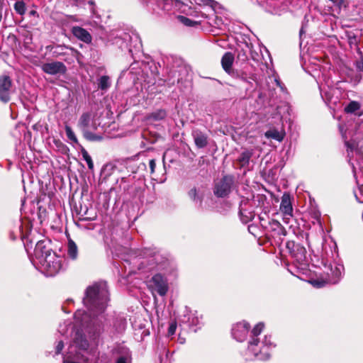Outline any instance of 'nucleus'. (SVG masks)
<instances>
[{
	"instance_id": "a18cd8bd",
	"label": "nucleus",
	"mask_w": 363,
	"mask_h": 363,
	"mask_svg": "<svg viewBox=\"0 0 363 363\" xmlns=\"http://www.w3.org/2000/svg\"><path fill=\"white\" fill-rule=\"evenodd\" d=\"M149 166H150V173L153 174L155 172V169L156 167L155 160H154V159L150 160L149 162Z\"/></svg>"
},
{
	"instance_id": "09e8293b",
	"label": "nucleus",
	"mask_w": 363,
	"mask_h": 363,
	"mask_svg": "<svg viewBox=\"0 0 363 363\" xmlns=\"http://www.w3.org/2000/svg\"><path fill=\"white\" fill-rule=\"evenodd\" d=\"M201 1L204 4V5H209L211 6H212V4H213V0H201Z\"/></svg>"
},
{
	"instance_id": "b1692460",
	"label": "nucleus",
	"mask_w": 363,
	"mask_h": 363,
	"mask_svg": "<svg viewBox=\"0 0 363 363\" xmlns=\"http://www.w3.org/2000/svg\"><path fill=\"white\" fill-rule=\"evenodd\" d=\"M320 95L322 99L325 101L326 104H335L336 100H333V94L335 90L333 88L328 87V89H325L324 87L320 86Z\"/></svg>"
},
{
	"instance_id": "e2e57ef3",
	"label": "nucleus",
	"mask_w": 363,
	"mask_h": 363,
	"mask_svg": "<svg viewBox=\"0 0 363 363\" xmlns=\"http://www.w3.org/2000/svg\"><path fill=\"white\" fill-rule=\"evenodd\" d=\"M4 0H0V2H2Z\"/></svg>"
},
{
	"instance_id": "680f3d73",
	"label": "nucleus",
	"mask_w": 363,
	"mask_h": 363,
	"mask_svg": "<svg viewBox=\"0 0 363 363\" xmlns=\"http://www.w3.org/2000/svg\"><path fill=\"white\" fill-rule=\"evenodd\" d=\"M67 301H69H69H72V299H67Z\"/></svg>"
},
{
	"instance_id": "bf43d9fd",
	"label": "nucleus",
	"mask_w": 363,
	"mask_h": 363,
	"mask_svg": "<svg viewBox=\"0 0 363 363\" xmlns=\"http://www.w3.org/2000/svg\"><path fill=\"white\" fill-rule=\"evenodd\" d=\"M21 228H22V226H21V225H20V226H19V230H20V231L21 230Z\"/></svg>"
},
{
	"instance_id": "a878e982",
	"label": "nucleus",
	"mask_w": 363,
	"mask_h": 363,
	"mask_svg": "<svg viewBox=\"0 0 363 363\" xmlns=\"http://www.w3.org/2000/svg\"><path fill=\"white\" fill-rule=\"evenodd\" d=\"M167 116L164 109H157L146 116V119L149 121H159L164 119Z\"/></svg>"
},
{
	"instance_id": "a19ab883",
	"label": "nucleus",
	"mask_w": 363,
	"mask_h": 363,
	"mask_svg": "<svg viewBox=\"0 0 363 363\" xmlns=\"http://www.w3.org/2000/svg\"><path fill=\"white\" fill-rule=\"evenodd\" d=\"M131 357L128 350L125 352L123 356L118 357L116 363H130Z\"/></svg>"
},
{
	"instance_id": "6e6d98bb",
	"label": "nucleus",
	"mask_w": 363,
	"mask_h": 363,
	"mask_svg": "<svg viewBox=\"0 0 363 363\" xmlns=\"http://www.w3.org/2000/svg\"><path fill=\"white\" fill-rule=\"evenodd\" d=\"M352 167L353 171L354 172V164H352Z\"/></svg>"
},
{
	"instance_id": "79ce46f5",
	"label": "nucleus",
	"mask_w": 363,
	"mask_h": 363,
	"mask_svg": "<svg viewBox=\"0 0 363 363\" xmlns=\"http://www.w3.org/2000/svg\"><path fill=\"white\" fill-rule=\"evenodd\" d=\"M179 18L180 21L185 26H193L195 24V22L185 16H179Z\"/></svg>"
},
{
	"instance_id": "423d86ee",
	"label": "nucleus",
	"mask_w": 363,
	"mask_h": 363,
	"mask_svg": "<svg viewBox=\"0 0 363 363\" xmlns=\"http://www.w3.org/2000/svg\"><path fill=\"white\" fill-rule=\"evenodd\" d=\"M77 126L82 132L84 138L89 141H100L102 137L94 133L98 125L91 112H85L80 116Z\"/></svg>"
},
{
	"instance_id": "4c0bfd02",
	"label": "nucleus",
	"mask_w": 363,
	"mask_h": 363,
	"mask_svg": "<svg viewBox=\"0 0 363 363\" xmlns=\"http://www.w3.org/2000/svg\"><path fill=\"white\" fill-rule=\"evenodd\" d=\"M345 145L347 147V150L348 152V155H350V152H353V151H355L356 154L357 155H359V156L361 157L362 156V153H361V151L357 149L356 147V144L355 143L352 142H350V141H345Z\"/></svg>"
},
{
	"instance_id": "1a4fd4ad",
	"label": "nucleus",
	"mask_w": 363,
	"mask_h": 363,
	"mask_svg": "<svg viewBox=\"0 0 363 363\" xmlns=\"http://www.w3.org/2000/svg\"><path fill=\"white\" fill-rule=\"evenodd\" d=\"M322 263L325 269L327 274L328 282L329 284H335L340 280L343 271L344 266L341 264L335 263L332 264L328 257L327 252L323 255Z\"/></svg>"
},
{
	"instance_id": "cd10ccee",
	"label": "nucleus",
	"mask_w": 363,
	"mask_h": 363,
	"mask_svg": "<svg viewBox=\"0 0 363 363\" xmlns=\"http://www.w3.org/2000/svg\"><path fill=\"white\" fill-rule=\"evenodd\" d=\"M188 196L195 203L201 205L203 195L199 192L196 187H193L189 191Z\"/></svg>"
},
{
	"instance_id": "393cba45",
	"label": "nucleus",
	"mask_w": 363,
	"mask_h": 363,
	"mask_svg": "<svg viewBox=\"0 0 363 363\" xmlns=\"http://www.w3.org/2000/svg\"><path fill=\"white\" fill-rule=\"evenodd\" d=\"M264 136L267 138H272L277 141L281 142L285 136L284 131H279L276 128L269 129L265 132Z\"/></svg>"
},
{
	"instance_id": "0eeeda50",
	"label": "nucleus",
	"mask_w": 363,
	"mask_h": 363,
	"mask_svg": "<svg viewBox=\"0 0 363 363\" xmlns=\"http://www.w3.org/2000/svg\"><path fill=\"white\" fill-rule=\"evenodd\" d=\"M138 256L147 261L150 269L163 270L168 264V259L156 247H144L140 250Z\"/></svg>"
},
{
	"instance_id": "7ed1b4c3",
	"label": "nucleus",
	"mask_w": 363,
	"mask_h": 363,
	"mask_svg": "<svg viewBox=\"0 0 363 363\" xmlns=\"http://www.w3.org/2000/svg\"><path fill=\"white\" fill-rule=\"evenodd\" d=\"M108 41L122 50H128L132 56L139 52L142 48L139 35L133 31L113 33L109 35Z\"/></svg>"
},
{
	"instance_id": "9b49d317",
	"label": "nucleus",
	"mask_w": 363,
	"mask_h": 363,
	"mask_svg": "<svg viewBox=\"0 0 363 363\" xmlns=\"http://www.w3.org/2000/svg\"><path fill=\"white\" fill-rule=\"evenodd\" d=\"M149 289L155 296V294L164 296L169 290V284L166 277L161 274H155L149 281Z\"/></svg>"
},
{
	"instance_id": "c756f323",
	"label": "nucleus",
	"mask_w": 363,
	"mask_h": 363,
	"mask_svg": "<svg viewBox=\"0 0 363 363\" xmlns=\"http://www.w3.org/2000/svg\"><path fill=\"white\" fill-rule=\"evenodd\" d=\"M252 154H253L252 150H246L240 154V155L238 158V161L242 167L249 164V162H250V158L252 156Z\"/></svg>"
},
{
	"instance_id": "de8ad7c7",
	"label": "nucleus",
	"mask_w": 363,
	"mask_h": 363,
	"mask_svg": "<svg viewBox=\"0 0 363 363\" xmlns=\"http://www.w3.org/2000/svg\"><path fill=\"white\" fill-rule=\"evenodd\" d=\"M182 79V78L180 77H177L176 79H168V84H174L176 82H179L180 80Z\"/></svg>"
},
{
	"instance_id": "6e6552de",
	"label": "nucleus",
	"mask_w": 363,
	"mask_h": 363,
	"mask_svg": "<svg viewBox=\"0 0 363 363\" xmlns=\"http://www.w3.org/2000/svg\"><path fill=\"white\" fill-rule=\"evenodd\" d=\"M286 246L294 258V262L298 264V267L305 269L309 264L306 248L300 244L295 243L294 241H288Z\"/></svg>"
},
{
	"instance_id": "052dcab7",
	"label": "nucleus",
	"mask_w": 363,
	"mask_h": 363,
	"mask_svg": "<svg viewBox=\"0 0 363 363\" xmlns=\"http://www.w3.org/2000/svg\"><path fill=\"white\" fill-rule=\"evenodd\" d=\"M323 250L325 251L326 250V247H323Z\"/></svg>"
},
{
	"instance_id": "c9c22d12",
	"label": "nucleus",
	"mask_w": 363,
	"mask_h": 363,
	"mask_svg": "<svg viewBox=\"0 0 363 363\" xmlns=\"http://www.w3.org/2000/svg\"><path fill=\"white\" fill-rule=\"evenodd\" d=\"M65 133H66V135H67V138L69 140H71L72 143L77 144L78 143L77 138L76 137L72 128L69 125H65Z\"/></svg>"
},
{
	"instance_id": "20e7f679",
	"label": "nucleus",
	"mask_w": 363,
	"mask_h": 363,
	"mask_svg": "<svg viewBox=\"0 0 363 363\" xmlns=\"http://www.w3.org/2000/svg\"><path fill=\"white\" fill-rule=\"evenodd\" d=\"M140 1L149 12L160 16L182 11L184 6L181 0H140Z\"/></svg>"
},
{
	"instance_id": "8fccbe9b",
	"label": "nucleus",
	"mask_w": 363,
	"mask_h": 363,
	"mask_svg": "<svg viewBox=\"0 0 363 363\" xmlns=\"http://www.w3.org/2000/svg\"><path fill=\"white\" fill-rule=\"evenodd\" d=\"M29 16H36L38 17V13L35 10H31L29 11Z\"/></svg>"
},
{
	"instance_id": "39448f33",
	"label": "nucleus",
	"mask_w": 363,
	"mask_h": 363,
	"mask_svg": "<svg viewBox=\"0 0 363 363\" xmlns=\"http://www.w3.org/2000/svg\"><path fill=\"white\" fill-rule=\"evenodd\" d=\"M65 258L56 255L55 252L47 254L41 260L33 264L47 277L57 274L62 268Z\"/></svg>"
},
{
	"instance_id": "864d4df0",
	"label": "nucleus",
	"mask_w": 363,
	"mask_h": 363,
	"mask_svg": "<svg viewBox=\"0 0 363 363\" xmlns=\"http://www.w3.org/2000/svg\"><path fill=\"white\" fill-rule=\"evenodd\" d=\"M239 213H240V215L241 217L244 216V212H243L242 209H240Z\"/></svg>"
},
{
	"instance_id": "f3484780",
	"label": "nucleus",
	"mask_w": 363,
	"mask_h": 363,
	"mask_svg": "<svg viewBox=\"0 0 363 363\" xmlns=\"http://www.w3.org/2000/svg\"><path fill=\"white\" fill-rule=\"evenodd\" d=\"M11 79L9 76L0 77V101L7 103L10 100Z\"/></svg>"
},
{
	"instance_id": "58836bf2",
	"label": "nucleus",
	"mask_w": 363,
	"mask_h": 363,
	"mask_svg": "<svg viewBox=\"0 0 363 363\" xmlns=\"http://www.w3.org/2000/svg\"><path fill=\"white\" fill-rule=\"evenodd\" d=\"M310 283L316 288H322L325 286L326 284H329L328 282V279H311Z\"/></svg>"
},
{
	"instance_id": "3c124183",
	"label": "nucleus",
	"mask_w": 363,
	"mask_h": 363,
	"mask_svg": "<svg viewBox=\"0 0 363 363\" xmlns=\"http://www.w3.org/2000/svg\"><path fill=\"white\" fill-rule=\"evenodd\" d=\"M45 49H46V50H48L49 52H52L53 53V51L55 50V45H47L45 47Z\"/></svg>"
},
{
	"instance_id": "f257e3e1",
	"label": "nucleus",
	"mask_w": 363,
	"mask_h": 363,
	"mask_svg": "<svg viewBox=\"0 0 363 363\" xmlns=\"http://www.w3.org/2000/svg\"><path fill=\"white\" fill-rule=\"evenodd\" d=\"M109 301L108 291L106 281L94 284L86 288L83 303L87 311L77 310L74 313V323L81 330L74 332L69 352L64 357L63 363H80L74 360L72 353L77 348L79 350H93L97 347L101 334L104 331L106 320L104 311Z\"/></svg>"
},
{
	"instance_id": "5fc2aeb1",
	"label": "nucleus",
	"mask_w": 363,
	"mask_h": 363,
	"mask_svg": "<svg viewBox=\"0 0 363 363\" xmlns=\"http://www.w3.org/2000/svg\"><path fill=\"white\" fill-rule=\"evenodd\" d=\"M171 73H172V74H173V75L174 76V75H175V73H176V71H175V70H172V71H171Z\"/></svg>"
},
{
	"instance_id": "f03ea898",
	"label": "nucleus",
	"mask_w": 363,
	"mask_h": 363,
	"mask_svg": "<svg viewBox=\"0 0 363 363\" xmlns=\"http://www.w3.org/2000/svg\"><path fill=\"white\" fill-rule=\"evenodd\" d=\"M264 328L262 323H257L252 330L246 350L248 359L258 360H267L270 357L271 350L275 345L271 340V336L262 335Z\"/></svg>"
},
{
	"instance_id": "13d9d810",
	"label": "nucleus",
	"mask_w": 363,
	"mask_h": 363,
	"mask_svg": "<svg viewBox=\"0 0 363 363\" xmlns=\"http://www.w3.org/2000/svg\"><path fill=\"white\" fill-rule=\"evenodd\" d=\"M276 82H277V84L278 85H280V84H279V81L276 80Z\"/></svg>"
},
{
	"instance_id": "2f4dec72",
	"label": "nucleus",
	"mask_w": 363,
	"mask_h": 363,
	"mask_svg": "<svg viewBox=\"0 0 363 363\" xmlns=\"http://www.w3.org/2000/svg\"><path fill=\"white\" fill-rule=\"evenodd\" d=\"M126 320L124 318H116L114 321V328L117 333H122L126 328Z\"/></svg>"
},
{
	"instance_id": "5701e85b",
	"label": "nucleus",
	"mask_w": 363,
	"mask_h": 363,
	"mask_svg": "<svg viewBox=\"0 0 363 363\" xmlns=\"http://www.w3.org/2000/svg\"><path fill=\"white\" fill-rule=\"evenodd\" d=\"M238 52V58L240 60L245 61L248 58V55L251 52V46L247 43H242V45H238L237 48Z\"/></svg>"
},
{
	"instance_id": "49530a36",
	"label": "nucleus",
	"mask_w": 363,
	"mask_h": 363,
	"mask_svg": "<svg viewBox=\"0 0 363 363\" xmlns=\"http://www.w3.org/2000/svg\"><path fill=\"white\" fill-rule=\"evenodd\" d=\"M356 68L359 72H363V61H357L356 62Z\"/></svg>"
},
{
	"instance_id": "4be33fe9",
	"label": "nucleus",
	"mask_w": 363,
	"mask_h": 363,
	"mask_svg": "<svg viewBox=\"0 0 363 363\" xmlns=\"http://www.w3.org/2000/svg\"><path fill=\"white\" fill-rule=\"evenodd\" d=\"M268 228L274 233L273 236H285L286 235V229L277 220H272L269 221Z\"/></svg>"
},
{
	"instance_id": "412c9836",
	"label": "nucleus",
	"mask_w": 363,
	"mask_h": 363,
	"mask_svg": "<svg viewBox=\"0 0 363 363\" xmlns=\"http://www.w3.org/2000/svg\"><path fill=\"white\" fill-rule=\"evenodd\" d=\"M74 52V49L62 45H55V50L53 51V57H65L67 55H72Z\"/></svg>"
},
{
	"instance_id": "6ab92c4d",
	"label": "nucleus",
	"mask_w": 363,
	"mask_h": 363,
	"mask_svg": "<svg viewBox=\"0 0 363 363\" xmlns=\"http://www.w3.org/2000/svg\"><path fill=\"white\" fill-rule=\"evenodd\" d=\"M72 35L79 40L84 43L90 44L92 40L91 34L84 28L80 26H73L71 29Z\"/></svg>"
},
{
	"instance_id": "4d7b16f0",
	"label": "nucleus",
	"mask_w": 363,
	"mask_h": 363,
	"mask_svg": "<svg viewBox=\"0 0 363 363\" xmlns=\"http://www.w3.org/2000/svg\"><path fill=\"white\" fill-rule=\"evenodd\" d=\"M89 3L90 4H94V2H93L92 1H89Z\"/></svg>"
},
{
	"instance_id": "ddd939ff",
	"label": "nucleus",
	"mask_w": 363,
	"mask_h": 363,
	"mask_svg": "<svg viewBox=\"0 0 363 363\" xmlns=\"http://www.w3.org/2000/svg\"><path fill=\"white\" fill-rule=\"evenodd\" d=\"M52 252L53 251L48 242L45 240L38 241L34 249L33 257L31 259L33 264H36L38 261L43 259L47 254H51Z\"/></svg>"
},
{
	"instance_id": "37998d69",
	"label": "nucleus",
	"mask_w": 363,
	"mask_h": 363,
	"mask_svg": "<svg viewBox=\"0 0 363 363\" xmlns=\"http://www.w3.org/2000/svg\"><path fill=\"white\" fill-rule=\"evenodd\" d=\"M177 323L172 322L170 323L169 328H168V335L172 336L175 334L176 330H177Z\"/></svg>"
},
{
	"instance_id": "2eb2a0df",
	"label": "nucleus",
	"mask_w": 363,
	"mask_h": 363,
	"mask_svg": "<svg viewBox=\"0 0 363 363\" xmlns=\"http://www.w3.org/2000/svg\"><path fill=\"white\" fill-rule=\"evenodd\" d=\"M250 324L245 321L240 322L233 326L232 335L238 342L244 341L250 330Z\"/></svg>"
},
{
	"instance_id": "72a5a7b5",
	"label": "nucleus",
	"mask_w": 363,
	"mask_h": 363,
	"mask_svg": "<svg viewBox=\"0 0 363 363\" xmlns=\"http://www.w3.org/2000/svg\"><path fill=\"white\" fill-rule=\"evenodd\" d=\"M360 108V104L359 102L352 101L349 103V104L345 108V111L347 113H354L356 111Z\"/></svg>"
},
{
	"instance_id": "a211bd4d",
	"label": "nucleus",
	"mask_w": 363,
	"mask_h": 363,
	"mask_svg": "<svg viewBox=\"0 0 363 363\" xmlns=\"http://www.w3.org/2000/svg\"><path fill=\"white\" fill-rule=\"evenodd\" d=\"M234 60V55L230 52H226L221 58V65L223 69L226 73L233 77L237 76V73L232 67Z\"/></svg>"
},
{
	"instance_id": "9d476101",
	"label": "nucleus",
	"mask_w": 363,
	"mask_h": 363,
	"mask_svg": "<svg viewBox=\"0 0 363 363\" xmlns=\"http://www.w3.org/2000/svg\"><path fill=\"white\" fill-rule=\"evenodd\" d=\"M234 177L232 175L223 176L220 179L216 182L213 193L219 198H223L229 195L234 187Z\"/></svg>"
},
{
	"instance_id": "473e14b6",
	"label": "nucleus",
	"mask_w": 363,
	"mask_h": 363,
	"mask_svg": "<svg viewBox=\"0 0 363 363\" xmlns=\"http://www.w3.org/2000/svg\"><path fill=\"white\" fill-rule=\"evenodd\" d=\"M73 327L70 324L69 322H65L62 324H60L59 326L58 332L63 336H67L69 330H72Z\"/></svg>"
},
{
	"instance_id": "ea45409f",
	"label": "nucleus",
	"mask_w": 363,
	"mask_h": 363,
	"mask_svg": "<svg viewBox=\"0 0 363 363\" xmlns=\"http://www.w3.org/2000/svg\"><path fill=\"white\" fill-rule=\"evenodd\" d=\"M115 168L114 165L112 164H105L101 170V174L105 175V177H109Z\"/></svg>"
},
{
	"instance_id": "aec40b11",
	"label": "nucleus",
	"mask_w": 363,
	"mask_h": 363,
	"mask_svg": "<svg viewBox=\"0 0 363 363\" xmlns=\"http://www.w3.org/2000/svg\"><path fill=\"white\" fill-rule=\"evenodd\" d=\"M192 136L195 145L198 148H203L208 144L207 135L199 129H194L192 131Z\"/></svg>"
},
{
	"instance_id": "7c9ffc66",
	"label": "nucleus",
	"mask_w": 363,
	"mask_h": 363,
	"mask_svg": "<svg viewBox=\"0 0 363 363\" xmlns=\"http://www.w3.org/2000/svg\"><path fill=\"white\" fill-rule=\"evenodd\" d=\"M13 9L16 13L23 16L26 12V4L23 0H16L13 4Z\"/></svg>"
},
{
	"instance_id": "dca6fc26",
	"label": "nucleus",
	"mask_w": 363,
	"mask_h": 363,
	"mask_svg": "<svg viewBox=\"0 0 363 363\" xmlns=\"http://www.w3.org/2000/svg\"><path fill=\"white\" fill-rule=\"evenodd\" d=\"M41 69L43 72L50 75L63 74L67 71L66 66L62 62L58 61L44 63L41 66Z\"/></svg>"
},
{
	"instance_id": "603ef678",
	"label": "nucleus",
	"mask_w": 363,
	"mask_h": 363,
	"mask_svg": "<svg viewBox=\"0 0 363 363\" xmlns=\"http://www.w3.org/2000/svg\"><path fill=\"white\" fill-rule=\"evenodd\" d=\"M252 218V216H250L249 217H247L246 219H244L243 218H242V220L243 222H247L249 219H251Z\"/></svg>"
},
{
	"instance_id": "4468645a",
	"label": "nucleus",
	"mask_w": 363,
	"mask_h": 363,
	"mask_svg": "<svg viewBox=\"0 0 363 363\" xmlns=\"http://www.w3.org/2000/svg\"><path fill=\"white\" fill-rule=\"evenodd\" d=\"M279 209L284 216V222L289 223V220L293 217V207L289 194L284 193L281 196Z\"/></svg>"
},
{
	"instance_id": "f8f14e48",
	"label": "nucleus",
	"mask_w": 363,
	"mask_h": 363,
	"mask_svg": "<svg viewBox=\"0 0 363 363\" xmlns=\"http://www.w3.org/2000/svg\"><path fill=\"white\" fill-rule=\"evenodd\" d=\"M179 321L181 324L186 325L191 330L196 332L202 324V317H199L196 311L192 312L186 307Z\"/></svg>"
},
{
	"instance_id": "f704fd0d",
	"label": "nucleus",
	"mask_w": 363,
	"mask_h": 363,
	"mask_svg": "<svg viewBox=\"0 0 363 363\" xmlns=\"http://www.w3.org/2000/svg\"><path fill=\"white\" fill-rule=\"evenodd\" d=\"M347 40L348 43L352 48L354 47L356 49H359L357 46L359 40L352 32L347 33Z\"/></svg>"
},
{
	"instance_id": "e433bc0d",
	"label": "nucleus",
	"mask_w": 363,
	"mask_h": 363,
	"mask_svg": "<svg viewBox=\"0 0 363 363\" xmlns=\"http://www.w3.org/2000/svg\"><path fill=\"white\" fill-rule=\"evenodd\" d=\"M82 155L83 159L86 161L88 168L89 169H94V163H93L92 159H91V156L89 155L88 152L86 150L83 149L82 150Z\"/></svg>"
},
{
	"instance_id": "c85d7f7f",
	"label": "nucleus",
	"mask_w": 363,
	"mask_h": 363,
	"mask_svg": "<svg viewBox=\"0 0 363 363\" xmlns=\"http://www.w3.org/2000/svg\"><path fill=\"white\" fill-rule=\"evenodd\" d=\"M111 82L108 76H101L98 79V88L101 91H106L111 86Z\"/></svg>"
},
{
	"instance_id": "c03bdc74",
	"label": "nucleus",
	"mask_w": 363,
	"mask_h": 363,
	"mask_svg": "<svg viewBox=\"0 0 363 363\" xmlns=\"http://www.w3.org/2000/svg\"><path fill=\"white\" fill-rule=\"evenodd\" d=\"M63 347H64V342H63V340L59 341L57 345V346H56V352H55V353L57 354H60L62 352Z\"/></svg>"
},
{
	"instance_id": "bb28decb",
	"label": "nucleus",
	"mask_w": 363,
	"mask_h": 363,
	"mask_svg": "<svg viewBox=\"0 0 363 363\" xmlns=\"http://www.w3.org/2000/svg\"><path fill=\"white\" fill-rule=\"evenodd\" d=\"M67 252L68 257L72 259H76L78 256V247L76 243L71 239L68 240Z\"/></svg>"
}]
</instances>
